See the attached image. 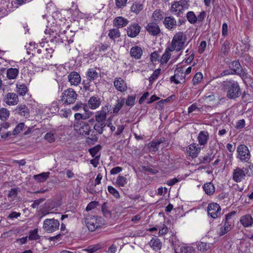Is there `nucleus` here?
Masks as SVG:
<instances>
[{"label":"nucleus","instance_id":"9b49d317","mask_svg":"<svg viewBox=\"0 0 253 253\" xmlns=\"http://www.w3.org/2000/svg\"><path fill=\"white\" fill-rule=\"evenodd\" d=\"M221 208L218 204L215 203H212L209 204L208 206V212L213 218H216L220 215Z\"/></svg>","mask_w":253,"mask_h":253},{"label":"nucleus","instance_id":"5fc2aeb1","mask_svg":"<svg viewBox=\"0 0 253 253\" xmlns=\"http://www.w3.org/2000/svg\"><path fill=\"white\" fill-rule=\"evenodd\" d=\"M24 126V124L20 123L17 125L13 131V135H17L20 132Z\"/></svg>","mask_w":253,"mask_h":253},{"label":"nucleus","instance_id":"4c0bfd02","mask_svg":"<svg viewBox=\"0 0 253 253\" xmlns=\"http://www.w3.org/2000/svg\"><path fill=\"white\" fill-rule=\"evenodd\" d=\"M72 110L74 111H80L83 110L86 112L87 111V107L85 104L78 103L72 107Z\"/></svg>","mask_w":253,"mask_h":253},{"label":"nucleus","instance_id":"a18cd8bd","mask_svg":"<svg viewBox=\"0 0 253 253\" xmlns=\"http://www.w3.org/2000/svg\"><path fill=\"white\" fill-rule=\"evenodd\" d=\"M44 138L49 143H52L55 140V133L52 131L47 132L44 135Z\"/></svg>","mask_w":253,"mask_h":253},{"label":"nucleus","instance_id":"6e6d98bb","mask_svg":"<svg viewBox=\"0 0 253 253\" xmlns=\"http://www.w3.org/2000/svg\"><path fill=\"white\" fill-rule=\"evenodd\" d=\"M127 0H115V3L118 8H122L126 6Z\"/></svg>","mask_w":253,"mask_h":253},{"label":"nucleus","instance_id":"58836bf2","mask_svg":"<svg viewBox=\"0 0 253 253\" xmlns=\"http://www.w3.org/2000/svg\"><path fill=\"white\" fill-rule=\"evenodd\" d=\"M9 116V111L4 108L0 109V119L2 121L6 120Z\"/></svg>","mask_w":253,"mask_h":253},{"label":"nucleus","instance_id":"de8ad7c7","mask_svg":"<svg viewBox=\"0 0 253 253\" xmlns=\"http://www.w3.org/2000/svg\"><path fill=\"white\" fill-rule=\"evenodd\" d=\"M109 37L112 39H115L120 36V33L118 29H111L109 33Z\"/></svg>","mask_w":253,"mask_h":253},{"label":"nucleus","instance_id":"c03bdc74","mask_svg":"<svg viewBox=\"0 0 253 253\" xmlns=\"http://www.w3.org/2000/svg\"><path fill=\"white\" fill-rule=\"evenodd\" d=\"M17 93L19 95L23 96L27 92V87L25 84L17 85Z\"/></svg>","mask_w":253,"mask_h":253},{"label":"nucleus","instance_id":"f8f14e48","mask_svg":"<svg viewBox=\"0 0 253 253\" xmlns=\"http://www.w3.org/2000/svg\"><path fill=\"white\" fill-rule=\"evenodd\" d=\"M146 30L152 36H157L161 33V29L157 23L151 22L148 23L146 27Z\"/></svg>","mask_w":253,"mask_h":253},{"label":"nucleus","instance_id":"f257e3e1","mask_svg":"<svg viewBox=\"0 0 253 253\" xmlns=\"http://www.w3.org/2000/svg\"><path fill=\"white\" fill-rule=\"evenodd\" d=\"M108 112V107L106 105L102 107L100 111L97 112L95 115L96 123L93 128L99 134H102L104 131V128L106 125L105 121Z\"/></svg>","mask_w":253,"mask_h":253},{"label":"nucleus","instance_id":"f704fd0d","mask_svg":"<svg viewBox=\"0 0 253 253\" xmlns=\"http://www.w3.org/2000/svg\"><path fill=\"white\" fill-rule=\"evenodd\" d=\"M86 75L89 81H94L98 77V73L93 68L88 70Z\"/></svg>","mask_w":253,"mask_h":253},{"label":"nucleus","instance_id":"3c124183","mask_svg":"<svg viewBox=\"0 0 253 253\" xmlns=\"http://www.w3.org/2000/svg\"><path fill=\"white\" fill-rule=\"evenodd\" d=\"M108 190L109 192L116 198L119 199L120 197L119 192L113 186H109L108 187Z\"/></svg>","mask_w":253,"mask_h":253},{"label":"nucleus","instance_id":"2eb2a0df","mask_svg":"<svg viewBox=\"0 0 253 253\" xmlns=\"http://www.w3.org/2000/svg\"><path fill=\"white\" fill-rule=\"evenodd\" d=\"M163 24L166 29L169 30L175 29L177 26V21L172 16L166 17L163 21Z\"/></svg>","mask_w":253,"mask_h":253},{"label":"nucleus","instance_id":"ea45409f","mask_svg":"<svg viewBox=\"0 0 253 253\" xmlns=\"http://www.w3.org/2000/svg\"><path fill=\"white\" fill-rule=\"evenodd\" d=\"M160 143L158 141L150 142L148 145L149 150L151 152H156L159 149V146Z\"/></svg>","mask_w":253,"mask_h":253},{"label":"nucleus","instance_id":"423d86ee","mask_svg":"<svg viewBox=\"0 0 253 253\" xmlns=\"http://www.w3.org/2000/svg\"><path fill=\"white\" fill-rule=\"evenodd\" d=\"M59 221L54 218L46 219L43 221V228L48 233H53L59 229Z\"/></svg>","mask_w":253,"mask_h":253},{"label":"nucleus","instance_id":"393cba45","mask_svg":"<svg viewBox=\"0 0 253 253\" xmlns=\"http://www.w3.org/2000/svg\"><path fill=\"white\" fill-rule=\"evenodd\" d=\"M130 53L132 57L136 59H139L142 56L143 50L140 47L133 46L131 48Z\"/></svg>","mask_w":253,"mask_h":253},{"label":"nucleus","instance_id":"13d9d810","mask_svg":"<svg viewBox=\"0 0 253 253\" xmlns=\"http://www.w3.org/2000/svg\"><path fill=\"white\" fill-rule=\"evenodd\" d=\"M160 72H161L160 69H157L155 71H154V72L153 73L152 75L149 78L150 82H151L154 81L155 80H156L158 78L159 74H160Z\"/></svg>","mask_w":253,"mask_h":253},{"label":"nucleus","instance_id":"473e14b6","mask_svg":"<svg viewBox=\"0 0 253 253\" xmlns=\"http://www.w3.org/2000/svg\"><path fill=\"white\" fill-rule=\"evenodd\" d=\"M149 245L155 250H159L162 247V244L160 239L153 238L149 242Z\"/></svg>","mask_w":253,"mask_h":253},{"label":"nucleus","instance_id":"dca6fc26","mask_svg":"<svg viewBox=\"0 0 253 253\" xmlns=\"http://www.w3.org/2000/svg\"><path fill=\"white\" fill-rule=\"evenodd\" d=\"M201 150V148L198 146V144L193 143L188 146L187 148V154L193 158H196Z\"/></svg>","mask_w":253,"mask_h":253},{"label":"nucleus","instance_id":"39448f33","mask_svg":"<svg viewBox=\"0 0 253 253\" xmlns=\"http://www.w3.org/2000/svg\"><path fill=\"white\" fill-rule=\"evenodd\" d=\"M229 67L231 70V74L239 75L243 80L248 78L247 73L242 67L238 60H234L229 63Z\"/></svg>","mask_w":253,"mask_h":253},{"label":"nucleus","instance_id":"8fccbe9b","mask_svg":"<svg viewBox=\"0 0 253 253\" xmlns=\"http://www.w3.org/2000/svg\"><path fill=\"white\" fill-rule=\"evenodd\" d=\"M213 156L211 158L209 154H207L206 156L204 157H201L199 159L200 161V163L207 164L209 163L213 158Z\"/></svg>","mask_w":253,"mask_h":253},{"label":"nucleus","instance_id":"e433bc0d","mask_svg":"<svg viewBox=\"0 0 253 253\" xmlns=\"http://www.w3.org/2000/svg\"><path fill=\"white\" fill-rule=\"evenodd\" d=\"M38 228H35L29 231L28 239L30 241L37 240L40 238V236L38 234Z\"/></svg>","mask_w":253,"mask_h":253},{"label":"nucleus","instance_id":"bf43d9fd","mask_svg":"<svg viewBox=\"0 0 253 253\" xmlns=\"http://www.w3.org/2000/svg\"><path fill=\"white\" fill-rule=\"evenodd\" d=\"M175 99V95H171V96H170L169 97H168L166 99L162 100L160 101L157 102V106L159 105V106H160V107H161L162 106H163V105L164 102H169L170 100H174Z\"/></svg>","mask_w":253,"mask_h":253},{"label":"nucleus","instance_id":"f3484780","mask_svg":"<svg viewBox=\"0 0 253 253\" xmlns=\"http://www.w3.org/2000/svg\"><path fill=\"white\" fill-rule=\"evenodd\" d=\"M114 85L116 89L120 91L124 92L127 89V85L125 81L121 78H116L114 81Z\"/></svg>","mask_w":253,"mask_h":253},{"label":"nucleus","instance_id":"a19ab883","mask_svg":"<svg viewBox=\"0 0 253 253\" xmlns=\"http://www.w3.org/2000/svg\"><path fill=\"white\" fill-rule=\"evenodd\" d=\"M127 182V179L126 177L119 175L117 177L116 183L119 186L123 187L124 186Z\"/></svg>","mask_w":253,"mask_h":253},{"label":"nucleus","instance_id":"ddd939ff","mask_svg":"<svg viewBox=\"0 0 253 253\" xmlns=\"http://www.w3.org/2000/svg\"><path fill=\"white\" fill-rule=\"evenodd\" d=\"M141 27L138 23H134L127 28V35L130 38H135L140 33Z\"/></svg>","mask_w":253,"mask_h":253},{"label":"nucleus","instance_id":"4468645a","mask_svg":"<svg viewBox=\"0 0 253 253\" xmlns=\"http://www.w3.org/2000/svg\"><path fill=\"white\" fill-rule=\"evenodd\" d=\"M244 169L237 168L233 171V179L236 182H240L244 179L246 176V172Z\"/></svg>","mask_w":253,"mask_h":253},{"label":"nucleus","instance_id":"09e8293b","mask_svg":"<svg viewBox=\"0 0 253 253\" xmlns=\"http://www.w3.org/2000/svg\"><path fill=\"white\" fill-rule=\"evenodd\" d=\"M203 74L201 72H198L197 73H196L193 80H192V82H193V83L194 84H198L199 83H200L202 79H203Z\"/></svg>","mask_w":253,"mask_h":253},{"label":"nucleus","instance_id":"4d7b16f0","mask_svg":"<svg viewBox=\"0 0 253 253\" xmlns=\"http://www.w3.org/2000/svg\"><path fill=\"white\" fill-rule=\"evenodd\" d=\"M135 97L133 96H128L126 101V104L127 106H132L134 105Z\"/></svg>","mask_w":253,"mask_h":253},{"label":"nucleus","instance_id":"6e6552de","mask_svg":"<svg viewBox=\"0 0 253 253\" xmlns=\"http://www.w3.org/2000/svg\"><path fill=\"white\" fill-rule=\"evenodd\" d=\"M237 158L241 162H247L251 158L250 151L248 147L244 144L239 145L237 148Z\"/></svg>","mask_w":253,"mask_h":253},{"label":"nucleus","instance_id":"5701e85b","mask_svg":"<svg viewBox=\"0 0 253 253\" xmlns=\"http://www.w3.org/2000/svg\"><path fill=\"white\" fill-rule=\"evenodd\" d=\"M15 111L20 115L26 118L30 116L29 110L25 105L21 104L18 106L15 109Z\"/></svg>","mask_w":253,"mask_h":253},{"label":"nucleus","instance_id":"a211bd4d","mask_svg":"<svg viewBox=\"0 0 253 253\" xmlns=\"http://www.w3.org/2000/svg\"><path fill=\"white\" fill-rule=\"evenodd\" d=\"M5 102L9 105H15L18 104L19 100L17 95L14 93H8L4 99Z\"/></svg>","mask_w":253,"mask_h":253},{"label":"nucleus","instance_id":"bb28decb","mask_svg":"<svg viewBox=\"0 0 253 253\" xmlns=\"http://www.w3.org/2000/svg\"><path fill=\"white\" fill-rule=\"evenodd\" d=\"M203 188L205 193L209 195H212L215 192V187L211 182H207L204 184Z\"/></svg>","mask_w":253,"mask_h":253},{"label":"nucleus","instance_id":"4be33fe9","mask_svg":"<svg viewBox=\"0 0 253 253\" xmlns=\"http://www.w3.org/2000/svg\"><path fill=\"white\" fill-rule=\"evenodd\" d=\"M240 223L244 227H249L253 224V218L251 214H248L242 216L240 220Z\"/></svg>","mask_w":253,"mask_h":253},{"label":"nucleus","instance_id":"aec40b11","mask_svg":"<svg viewBox=\"0 0 253 253\" xmlns=\"http://www.w3.org/2000/svg\"><path fill=\"white\" fill-rule=\"evenodd\" d=\"M209 139V134L207 131H201L198 136L197 139L200 145L205 146L207 145Z\"/></svg>","mask_w":253,"mask_h":253},{"label":"nucleus","instance_id":"c85d7f7f","mask_svg":"<svg viewBox=\"0 0 253 253\" xmlns=\"http://www.w3.org/2000/svg\"><path fill=\"white\" fill-rule=\"evenodd\" d=\"M173 51L174 50H171V48L169 47H168L166 48L165 52L162 55L160 60V62L162 64H166L168 62L171 57V53L170 52Z\"/></svg>","mask_w":253,"mask_h":253},{"label":"nucleus","instance_id":"e2e57ef3","mask_svg":"<svg viewBox=\"0 0 253 253\" xmlns=\"http://www.w3.org/2000/svg\"><path fill=\"white\" fill-rule=\"evenodd\" d=\"M246 174L249 176H253V164L245 169Z\"/></svg>","mask_w":253,"mask_h":253},{"label":"nucleus","instance_id":"0e129e2a","mask_svg":"<svg viewBox=\"0 0 253 253\" xmlns=\"http://www.w3.org/2000/svg\"><path fill=\"white\" fill-rule=\"evenodd\" d=\"M160 56L157 51H155L151 54L150 59L151 61H158L159 60Z\"/></svg>","mask_w":253,"mask_h":253},{"label":"nucleus","instance_id":"774afa93","mask_svg":"<svg viewBox=\"0 0 253 253\" xmlns=\"http://www.w3.org/2000/svg\"><path fill=\"white\" fill-rule=\"evenodd\" d=\"M229 49L228 43L227 42H225L222 45L221 52L224 55H226L228 53V50Z\"/></svg>","mask_w":253,"mask_h":253},{"label":"nucleus","instance_id":"49530a36","mask_svg":"<svg viewBox=\"0 0 253 253\" xmlns=\"http://www.w3.org/2000/svg\"><path fill=\"white\" fill-rule=\"evenodd\" d=\"M75 122L74 123L77 122H84L83 120L87 119L89 116H87L86 115H82L80 113H76L75 114Z\"/></svg>","mask_w":253,"mask_h":253},{"label":"nucleus","instance_id":"69168bd1","mask_svg":"<svg viewBox=\"0 0 253 253\" xmlns=\"http://www.w3.org/2000/svg\"><path fill=\"white\" fill-rule=\"evenodd\" d=\"M142 169L143 170L149 172L152 174H155L158 172V170L156 169H153L149 166H143Z\"/></svg>","mask_w":253,"mask_h":253},{"label":"nucleus","instance_id":"72a5a7b5","mask_svg":"<svg viewBox=\"0 0 253 253\" xmlns=\"http://www.w3.org/2000/svg\"><path fill=\"white\" fill-rule=\"evenodd\" d=\"M19 73V71L16 68H9L7 70V77L9 79H15Z\"/></svg>","mask_w":253,"mask_h":253},{"label":"nucleus","instance_id":"7ed1b4c3","mask_svg":"<svg viewBox=\"0 0 253 253\" xmlns=\"http://www.w3.org/2000/svg\"><path fill=\"white\" fill-rule=\"evenodd\" d=\"M85 223L88 229L91 231H94L103 225L100 217L88 215L85 218Z\"/></svg>","mask_w":253,"mask_h":253},{"label":"nucleus","instance_id":"7c9ffc66","mask_svg":"<svg viewBox=\"0 0 253 253\" xmlns=\"http://www.w3.org/2000/svg\"><path fill=\"white\" fill-rule=\"evenodd\" d=\"M49 172H42L39 174L34 175L33 177L38 182H43L49 177Z\"/></svg>","mask_w":253,"mask_h":253},{"label":"nucleus","instance_id":"37998d69","mask_svg":"<svg viewBox=\"0 0 253 253\" xmlns=\"http://www.w3.org/2000/svg\"><path fill=\"white\" fill-rule=\"evenodd\" d=\"M18 195V189L17 188H12L8 192L7 197L11 201L15 200Z\"/></svg>","mask_w":253,"mask_h":253},{"label":"nucleus","instance_id":"a878e982","mask_svg":"<svg viewBox=\"0 0 253 253\" xmlns=\"http://www.w3.org/2000/svg\"><path fill=\"white\" fill-rule=\"evenodd\" d=\"M128 23L129 21L122 16L117 17L114 20V25L119 28L125 27Z\"/></svg>","mask_w":253,"mask_h":253},{"label":"nucleus","instance_id":"1a4fd4ad","mask_svg":"<svg viewBox=\"0 0 253 253\" xmlns=\"http://www.w3.org/2000/svg\"><path fill=\"white\" fill-rule=\"evenodd\" d=\"M73 127L77 133L84 136L88 135L90 131L89 125L85 122L74 123Z\"/></svg>","mask_w":253,"mask_h":253},{"label":"nucleus","instance_id":"052dcab7","mask_svg":"<svg viewBox=\"0 0 253 253\" xmlns=\"http://www.w3.org/2000/svg\"><path fill=\"white\" fill-rule=\"evenodd\" d=\"M91 81H89V80L87 79L86 80H84L83 82V84L84 85V88L86 91H91L92 90L90 88V82Z\"/></svg>","mask_w":253,"mask_h":253},{"label":"nucleus","instance_id":"20e7f679","mask_svg":"<svg viewBox=\"0 0 253 253\" xmlns=\"http://www.w3.org/2000/svg\"><path fill=\"white\" fill-rule=\"evenodd\" d=\"M227 96L230 99H236L239 97L241 94L240 87L237 82L231 81L227 84Z\"/></svg>","mask_w":253,"mask_h":253},{"label":"nucleus","instance_id":"338daca9","mask_svg":"<svg viewBox=\"0 0 253 253\" xmlns=\"http://www.w3.org/2000/svg\"><path fill=\"white\" fill-rule=\"evenodd\" d=\"M97 203H98L96 201L91 202L87 205V207H86V211H89L94 209L96 207Z\"/></svg>","mask_w":253,"mask_h":253},{"label":"nucleus","instance_id":"79ce46f5","mask_svg":"<svg viewBox=\"0 0 253 253\" xmlns=\"http://www.w3.org/2000/svg\"><path fill=\"white\" fill-rule=\"evenodd\" d=\"M188 21L191 24H195L197 21V18L193 11H189L187 13Z\"/></svg>","mask_w":253,"mask_h":253},{"label":"nucleus","instance_id":"b1692460","mask_svg":"<svg viewBox=\"0 0 253 253\" xmlns=\"http://www.w3.org/2000/svg\"><path fill=\"white\" fill-rule=\"evenodd\" d=\"M183 5H182L181 2L176 1L173 3L171 6V11L172 12H177L175 14L177 16H180L183 13Z\"/></svg>","mask_w":253,"mask_h":253},{"label":"nucleus","instance_id":"603ef678","mask_svg":"<svg viewBox=\"0 0 253 253\" xmlns=\"http://www.w3.org/2000/svg\"><path fill=\"white\" fill-rule=\"evenodd\" d=\"M101 149V146L100 145H96L89 149V152L92 157H96V154L99 152V151Z\"/></svg>","mask_w":253,"mask_h":253},{"label":"nucleus","instance_id":"f03ea898","mask_svg":"<svg viewBox=\"0 0 253 253\" xmlns=\"http://www.w3.org/2000/svg\"><path fill=\"white\" fill-rule=\"evenodd\" d=\"M187 40L186 36L183 32H178L173 36L170 46L171 50L178 52L182 50Z\"/></svg>","mask_w":253,"mask_h":253},{"label":"nucleus","instance_id":"9d476101","mask_svg":"<svg viewBox=\"0 0 253 253\" xmlns=\"http://www.w3.org/2000/svg\"><path fill=\"white\" fill-rule=\"evenodd\" d=\"M236 213V211H231L225 215V223L223 227H221L218 233L220 236H222L227 233L231 229V219L232 216Z\"/></svg>","mask_w":253,"mask_h":253},{"label":"nucleus","instance_id":"0eeeda50","mask_svg":"<svg viewBox=\"0 0 253 253\" xmlns=\"http://www.w3.org/2000/svg\"><path fill=\"white\" fill-rule=\"evenodd\" d=\"M77 94L72 88H68L65 90L62 93L61 100L66 104L73 103L77 99Z\"/></svg>","mask_w":253,"mask_h":253},{"label":"nucleus","instance_id":"6ab92c4d","mask_svg":"<svg viewBox=\"0 0 253 253\" xmlns=\"http://www.w3.org/2000/svg\"><path fill=\"white\" fill-rule=\"evenodd\" d=\"M101 103V98L98 96H91L88 101V106L91 109H97L100 106Z\"/></svg>","mask_w":253,"mask_h":253},{"label":"nucleus","instance_id":"412c9836","mask_svg":"<svg viewBox=\"0 0 253 253\" xmlns=\"http://www.w3.org/2000/svg\"><path fill=\"white\" fill-rule=\"evenodd\" d=\"M68 80L71 85H77L81 83L80 75L76 72H72L68 75Z\"/></svg>","mask_w":253,"mask_h":253},{"label":"nucleus","instance_id":"c9c22d12","mask_svg":"<svg viewBox=\"0 0 253 253\" xmlns=\"http://www.w3.org/2000/svg\"><path fill=\"white\" fill-rule=\"evenodd\" d=\"M125 103V98H120L118 99L117 102L113 109V112L115 114H117L123 107Z\"/></svg>","mask_w":253,"mask_h":253},{"label":"nucleus","instance_id":"c756f323","mask_svg":"<svg viewBox=\"0 0 253 253\" xmlns=\"http://www.w3.org/2000/svg\"><path fill=\"white\" fill-rule=\"evenodd\" d=\"M143 8V4L142 3L135 1L131 5L130 10L131 12L138 14L142 10Z\"/></svg>","mask_w":253,"mask_h":253},{"label":"nucleus","instance_id":"864d4df0","mask_svg":"<svg viewBox=\"0 0 253 253\" xmlns=\"http://www.w3.org/2000/svg\"><path fill=\"white\" fill-rule=\"evenodd\" d=\"M181 253H194L195 250L191 246H183L180 249Z\"/></svg>","mask_w":253,"mask_h":253},{"label":"nucleus","instance_id":"680f3d73","mask_svg":"<svg viewBox=\"0 0 253 253\" xmlns=\"http://www.w3.org/2000/svg\"><path fill=\"white\" fill-rule=\"evenodd\" d=\"M102 211L104 214V215L106 216H110L111 215V212L108 210V207L106 203H104L101 207Z\"/></svg>","mask_w":253,"mask_h":253},{"label":"nucleus","instance_id":"cd10ccee","mask_svg":"<svg viewBox=\"0 0 253 253\" xmlns=\"http://www.w3.org/2000/svg\"><path fill=\"white\" fill-rule=\"evenodd\" d=\"M154 22L156 23L160 22L164 18V12L160 9L155 10L152 16Z\"/></svg>","mask_w":253,"mask_h":253},{"label":"nucleus","instance_id":"2f4dec72","mask_svg":"<svg viewBox=\"0 0 253 253\" xmlns=\"http://www.w3.org/2000/svg\"><path fill=\"white\" fill-rule=\"evenodd\" d=\"M109 48L110 44L108 42H101L96 46L95 48V51H96L97 52L102 53L105 52Z\"/></svg>","mask_w":253,"mask_h":253}]
</instances>
